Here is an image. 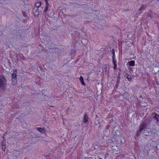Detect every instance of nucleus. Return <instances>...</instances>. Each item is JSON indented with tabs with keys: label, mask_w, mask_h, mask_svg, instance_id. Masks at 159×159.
<instances>
[{
	"label": "nucleus",
	"mask_w": 159,
	"mask_h": 159,
	"mask_svg": "<svg viewBox=\"0 0 159 159\" xmlns=\"http://www.w3.org/2000/svg\"><path fill=\"white\" fill-rule=\"evenodd\" d=\"M101 22H105V20H101Z\"/></svg>",
	"instance_id": "obj_30"
},
{
	"label": "nucleus",
	"mask_w": 159,
	"mask_h": 159,
	"mask_svg": "<svg viewBox=\"0 0 159 159\" xmlns=\"http://www.w3.org/2000/svg\"><path fill=\"white\" fill-rule=\"evenodd\" d=\"M114 66L113 67V68L115 70H116V68H117V64H114Z\"/></svg>",
	"instance_id": "obj_20"
},
{
	"label": "nucleus",
	"mask_w": 159,
	"mask_h": 159,
	"mask_svg": "<svg viewBox=\"0 0 159 159\" xmlns=\"http://www.w3.org/2000/svg\"><path fill=\"white\" fill-rule=\"evenodd\" d=\"M48 5L49 4H46V7L45 8V12H46L47 11V10H48Z\"/></svg>",
	"instance_id": "obj_21"
},
{
	"label": "nucleus",
	"mask_w": 159,
	"mask_h": 159,
	"mask_svg": "<svg viewBox=\"0 0 159 159\" xmlns=\"http://www.w3.org/2000/svg\"><path fill=\"white\" fill-rule=\"evenodd\" d=\"M120 83V80H116V83L115 85V87L116 89H118Z\"/></svg>",
	"instance_id": "obj_12"
},
{
	"label": "nucleus",
	"mask_w": 159,
	"mask_h": 159,
	"mask_svg": "<svg viewBox=\"0 0 159 159\" xmlns=\"http://www.w3.org/2000/svg\"><path fill=\"white\" fill-rule=\"evenodd\" d=\"M134 58V59H135V58H136V57H135Z\"/></svg>",
	"instance_id": "obj_34"
},
{
	"label": "nucleus",
	"mask_w": 159,
	"mask_h": 159,
	"mask_svg": "<svg viewBox=\"0 0 159 159\" xmlns=\"http://www.w3.org/2000/svg\"><path fill=\"white\" fill-rule=\"evenodd\" d=\"M33 13H34V11H33Z\"/></svg>",
	"instance_id": "obj_32"
},
{
	"label": "nucleus",
	"mask_w": 159,
	"mask_h": 159,
	"mask_svg": "<svg viewBox=\"0 0 159 159\" xmlns=\"http://www.w3.org/2000/svg\"><path fill=\"white\" fill-rule=\"evenodd\" d=\"M139 97L140 98H142V96L141 95H140Z\"/></svg>",
	"instance_id": "obj_29"
},
{
	"label": "nucleus",
	"mask_w": 159,
	"mask_h": 159,
	"mask_svg": "<svg viewBox=\"0 0 159 159\" xmlns=\"http://www.w3.org/2000/svg\"><path fill=\"white\" fill-rule=\"evenodd\" d=\"M104 68L105 69V71H107V67L106 65H104Z\"/></svg>",
	"instance_id": "obj_22"
},
{
	"label": "nucleus",
	"mask_w": 159,
	"mask_h": 159,
	"mask_svg": "<svg viewBox=\"0 0 159 159\" xmlns=\"http://www.w3.org/2000/svg\"><path fill=\"white\" fill-rule=\"evenodd\" d=\"M120 76H118L117 77V80H120Z\"/></svg>",
	"instance_id": "obj_23"
},
{
	"label": "nucleus",
	"mask_w": 159,
	"mask_h": 159,
	"mask_svg": "<svg viewBox=\"0 0 159 159\" xmlns=\"http://www.w3.org/2000/svg\"><path fill=\"white\" fill-rule=\"evenodd\" d=\"M147 16L148 17H150L151 19H152L153 17V16L152 14V12L151 11L150 13L147 14Z\"/></svg>",
	"instance_id": "obj_14"
},
{
	"label": "nucleus",
	"mask_w": 159,
	"mask_h": 159,
	"mask_svg": "<svg viewBox=\"0 0 159 159\" xmlns=\"http://www.w3.org/2000/svg\"><path fill=\"white\" fill-rule=\"evenodd\" d=\"M135 61H131L128 62V63L130 66H135Z\"/></svg>",
	"instance_id": "obj_9"
},
{
	"label": "nucleus",
	"mask_w": 159,
	"mask_h": 159,
	"mask_svg": "<svg viewBox=\"0 0 159 159\" xmlns=\"http://www.w3.org/2000/svg\"><path fill=\"white\" fill-rule=\"evenodd\" d=\"M80 80L82 84L83 85L85 86V84L84 82L83 78L82 76H80Z\"/></svg>",
	"instance_id": "obj_11"
},
{
	"label": "nucleus",
	"mask_w": 159,
	"mask_h": 159,
	"mask_svg": "<svg viewBox=\"0 0 159 159\" xmlns=\"http://www.w3.org/2000/svg\"><path fill=\"white\" fill-rule=\"evenodd\" d=\"M7 87V80L2 75H0V89L5 90Z\"/></svg>",
	"instance_id": "obj_1"
},
{
	"label": "nucleus",
	"mask_w": 159,
	"mask_h": 159,
	"mask_svg": "<svg viewBox=\"0 0 159 159\" xmlns=\"http://www.w3.org/2000/svg\"><path fill=\"white\" fill-rule=\"evenodd\" d=\"M88 120V116L86 114H85L84 118V122L85 123H87Z\"/></svg>",
	"instance_id": "obj_8"
},
{
	"label": "nucleus",
	"mask_w": 159,
	"mask_h": 159,
	"mask_svg": "<svg viewBox=\"0 0 159 159\" xmlns=\"http://www.w3.org/2000/svg\"><path fill=\"white\" fill-rule=\"evenodd\" d=\"M17 70L15 69L13 70V73L11 74V81L14 85H16L17 83V79L16 77Z\"/></svg>",
	"instance_id": "obj_2"
},
{
	"label": "nucleus",
	"mask_w": 159,
	"mask_h": 159,
	"mask_svg": "<svg viewBox=\"0 0 159 159\" xmlns=\"http://www.w3.org/2000/svg\"><path fill=\"white\" fill-rule=\"evenodd\" d=\"M41 5V2L40 1H37L35 3V7L37 8L39 7Z\"/></svg>",
	"instance_id": "obj_10"
},
{
	"label": "nucleus",
	"mask_w": 159,
	"mask_h": 159,
	"mask_svg": "<svg viewBox=\"0 0 159 159\" xmlns=\"http://www.w3.org/2000/svg\"><path fill=\"white\" fill-rule=\"evenodd\" d=\"M112 62L113 64H116V61L115 59V58H112Z\"/></svg>",
	"instance_id": "obj_17"
},
{
	"label": "nucleus",
	"mask_w": 159,
	"mask_h": 159,
	"mask_svg": "<svg viewBox=\"0 0 159 159\" xmlns=\"http://www.w3.org/2000/svg\"><path fill=\"white\" fill-rule=\"evenodd\" d=\"M117 141V138L116 136L113 134L110 137L108 140V143H113Z\"/></svg>",
	"instance_id": "obj_4"
},
{
	"label": "nucleus",
	"mask_w": 159,
	"mask_h": 159,
	"mask_svg": "<svg viewBox=\"0 0 159 159\" xmlns=\"http://www.w3.org/2000/svg\"><path fill=\"white\" fill-rule=\"evenodd\" d=\"M131 59V58L129 59L130 60Z\"/></svg>",
	"instance_id": "obj_36"
},
{
	"label": "nucleus",
	"mask_w": 159,
	"mask_h": 159,
	"mask_svg": "<svg viewBox=\"0 0 159 159\" xmlns=\"http://www.w3.org/2000/svg\"><path fill=\"white\" fill-rule=\"evenodd\" d=\"M149 135L144 134L143 135L144 137L145 138H147L146 137L148 136Z\"/></svg>",
	"instance_id": "obj_24"
},
{
	"label": "nucleus",
	"mask_w": 159,
	"mask_h": 159,
	"mask_svg": "<svg viewBox=\"0 0 159 159\" xmlns=\"http://www.w3.org/2000/svg\"><path fill=\"white\" fill-rule=\"evenodd\" d=\"M150 118H149L145 120L142 123L140 126L144 129H145L146 128L147 125L148 124L149 122H150Z\"/></svg>",
	"instance_id": "obj_3"
},
{
	"label": "nucleus",
	"mask_w": 159,
	"mask_h": 159,
	"mask_svg": "<svg viewBox=\"0 0 159 159\" xmlns=\"http://www.w3.org/2000/svg\"><path fill=\"white\" fill-rule=\"evenodd\" d=\"M2 148L4 151H5L6 150V146H2Z\"/></svg>",
	"instance_id": "obj_19"
},
{
	"label": "nucleus",
	"mask_w": 159,
	"mask_h": 159,
	"mask_svg": "<svg viewBox=\"0 0 159 159\" xmlns=\"http://www.w3.org/2000/svg\"><path fill=\"white\" fill-rule=\"evenodd\" d=\"M144 129L140 126L138 130L137 131V133L136 134V136L138 137L140 136L141 132Z\"/></svg>",
	"instance_id": "obj_5"
},
{
	"label": "nucleus",
	"mask_w": 159,
	"mask_h": 159,
	"mask_svg": "<svg viewBox=\"0 0 159 159\" xmlns=\"http://www.w3.org/2000/svg\"><path fill=\"white\" fill-rule=\"evenodd\" d=\"M153 115H154L153 118L156 120L157 122H159V115L155 113H154Z\"/></svg>",
	"instance_id": "obj_6"
},
{
	"label": "nucleus",
	"mask_w": 159,
	"mask_h": 159,
	"mask_svg": "<svg viewBox=\"0 0 159 159\" xmlns=\"http://www.w3.org/2000/svg\"><path fill=\"white\" fill-rule=\"evenodd\" d=\"M6 141L4 140L2 141V146H6Z\"/></svg>",
	"instance_id": "obj_18"
},
{
	"label": "nucleus",
	"mask_w": 159,
	"mask_h": 159,
	"mask_svg": "<svg viewBox=\"0 0 159 159\" xmlns=\"http://www.w3.org/2000/svg\"><path fill=\"white\" fill-rule=\"evenodd\" d=\"M100 159H102L101 158H100Z\"/></svg>",
	"instance_id": "obj_35"
},
{
	"label": "nucleus",
	"mask_w": 159,
	"mask_h": 159,
	"mask_svg": "<svg viewBox=\"0 0 159 159\" xmlns=\"http://www.w3.org/2000/svg\"><path fill=\"white\" fill-rule=\"evenodd\" d=\"M46 2V4H49L48 2V0H45Z\"/></svg>",
	"instance_id": "obj_27"
},
{
	"label": "nucleus",
	"mask_w": 159,
	"mask_h": 159,
	"mask_svg": "<svg viewBox=\"0 0 159 159\" xmlns=\"http://www.w3.org/2000/svg\"><path fill=\"white\" fill-rule=\"evenodd\" d=\"M121 75V74L120 73V72L118 73V76H120Z\"/></svg>",
	"instance_id": "obj_28"
},
{
	"label": "nucleus",
	"mask_w": 159,
	"mask_h": 159,
	"mask_svg": "<svg viewBox=\"0 0 159 159\" xmlns=\"http://www.w3.org/2000/svg\"><path fill=\"white\" fill-rule=\"evenodd\" d=\"M126 75H127V76L126 77V78L128 79V81H131V80H132V78L131 77V76L130 75H128L127 74H126Z\"/></svg>",
	"instance_id": "obj_15"
},
{
	"label": "nucleus",
	"mask_w": 159,
	"mask_h": 159,
	"mask_svg": "<svg viewBox=\"0 0 159 159\" xmlns=\"http://www.w3.org/2000/svg\"><path fill=\"white\" fill-rule=\"evenodd\" d=\"M112 58H115V49H112Z\"/></svg>",
	"instance_id": "obj_16"
},
{
	"label": "nucleus",
	"mask_w": 159,
	"mask_h": 159,
	"mask_svg": "<svg viewBox=\"0 0 159 159\" xmlns=\"http://www.w3.org/2000/svg\"><path fill=\"white\" fill-rule=\"evenodd\" d=\"M37 129L41 133H45L46 132V130L44 128L38 127Z\"/></svg>",
	"instance_id": "obj_7"
},
{
	"label": "nucleus",
	"mask_w": 159,
	"mask_h": 159,
	"mask_svg": "<svg viewBox=\"0 0 159 159\" xmlns=\"http://www.w3.org/2000/svg\"><path fill=\"white\" fill-rule=\"evenodd\" d=\"M0 3H4V2L2 0H0Z\"/></svg>",
	"instance_id": "obj_26"
},
{
	"label": "nucleus",
	"mask_w": 159,
	"mask_h": 159,
	"mask_svg": "<svg viewBox=\"0 0 159 159\" xmlns=\"http://www.w3.org/2000/svg\"><path fill=\"white\" fill-rule=\"evenodd\" d=\"M145 8L146 7H145L143 5H142L141 7L139 9L138 11H141L142 10H144Z\"/></svg>",
	"instance_id": "obj_13"
},
{
	"label": "nucleus",
	"mask_w": 159,
	"mask_h": 159,
	"mask_svg": "<svg viewBox=\"0 0 159 159\" xmlns=\"http://www.w3.org/2000/svg\"><path fill=\"white\" fill-rule=\"evenodd\" d=\"M37 14H36V15H34L35 17L37 16L39 14V13L38 11H37Z\"/></svg>",
	"instance_id": "obj_25"
},
{
	"label": "nucleus",
	"mask_w": 159,
	"mask_h": 159,
	"mask_svg": "<svg viewBox=\"0 0 159 159\" xmlns=\"http://www.w3.org/2000/svg\"><path fill=\"white\" fill-rule=\"evenodd\" d=\"M134 58V59H135V58H136V57H135Z\"/></svg>",
	"instance_id": "obj_33"
},
{
	"label": "nucleus",
	"mask_w": 159,
	"mask_h": 159,
	"mask_svg": "<svg viewBox=\"0 0 159 159\" xmlns=\"http://www.w3.org/2000/svg\"><path fill=\"white\" fill-rule=\"evenodd\" d=\"M133 69L132 68H130V70H131L132 71V69Z\"/></svg>",
	"instance_id": "obj_31"
}]
</instances>
